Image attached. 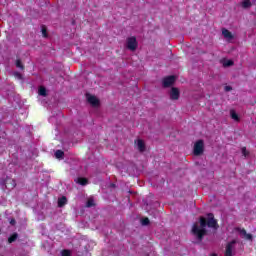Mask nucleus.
<instances>
[{
  "instance_id": "obj_1",
  "label": "nucleus",
  "mask_w": 256,
  "mask_h": 256,
  "mask_svg": "<svg viewBox=\"0 0 256 256\" xmlns=\"http://www.w3.org/2000/svg\"><path fill=\"white\" fill-rule=\"evenodd\" d=\"M207 217L208 218L201 216L199 218L200 225L196 222L192 226V234L198 241H203V238L207 235L206 227H209L210 229H219V224L215 219V215H213V213H208Z\"/></svg>"
},
{
  "instance_id": "obj_2",
  "label": "nucleus",
  "mask_w": 256,
  "mask_h": 256,
  "mask_svg": "<svg viewBox=\"0 0 256 256\" xmlns=\"http://www.w3.org/2000/svg\"><path fill=\"white\" fill-rule=\"evenodd\" d=\"M203 153H205V142L203 140H198L194 144L193 154L196 157H199L203 155Z\"/></svg>"
},
{
  "instance_id": "obj_3",
  "label": "nucleus",
  "mask_w": 256,
  "mask_h": 256,
  "mask_svg": "<svg viewBox=\"0 0 256 256\" xmlns=\"http://www.w3.org/2000/svg\"><path fill=\"white\" fill-rule=\"evenodd\" d=\"M139 44L137 43V38L135 36L128 37L126 40V47L129 51H137V47Z\"/></svg>"
},
{
  "instance_id": "obj_4",
  "label": "nucleus",
  "mask_w": 256,
  "mask_h": 256,
  "mask_svg": "<svg viewBox=\"0 0 256 256\" xmlns=\"http://www.w3.org/2000/svg\"><path fill=\"white\" fill-rule=\"evenodd\" d=\"M175 80L176 78L173 75L165 77L162 81L163 87L164 88L171 87L172 85H174Z\"/></svg>"
},
{
  "instance_id": "obj_5",
  "label": "nucleus",
  "mask_w": 256,
  "mask_h": 256,
  "mask_svg": "<svg viewBox=\"0 0 256 256\" xmlns=\"http://www.w3.org/2000/svg\"><path fill=\"white\" fill-rule=\"evenodd\" d=\"M3 184L6 185V189H15L17 187V182H15V179H11L9 176L6 177Z\"/></svg>"
},
{
  "instance_id": "obj_6",
  "label": "nucleus",
  "mask_w": 256,
  "mask_h": 256,
  "mask_svg": "<svg viewBox=\"0 0 256 256\" xmlns=\"http://www.w3.org/2000/svg\"><path fill=\"white\" fill-rule=\"evenodd\" d=\"M235 244H237V240H232L227 243L225 256H233V247Z\"/></svg>"
},
{
  "instance_id": "obj_7",
  "label": "nucleus",
  "mask_w": 256,
  "mask_h": 256,
  "mask_svg": "<svg viewBox=\"0 0 256 256\" xmlns=\"http://www.w3.org/2000/svg\"><path fill=\"white\" fill-rule=\"evenodd\" d=\"M181 96V92H179V88L172 87L170 91V99L172 101H177Z\"/></svg>"
},
{
  "instance_id": "obj_8",
  "label": "nucleus",
  "mask_w": 256,
  "mask_h": 256,
  "mask_svg": "<svg viewBox=\"0 0 256 256\" xmlns=\"http://www.w3.org/2000/svg\"><path fill=\"white\" fill-rule=\"evenodd\" d=\"M87 101H88V103H89L92 107H99V105H100L99 100H98L95 96H93V95H88V96H87Z\"/></svg>"
},
{
  "instance_id": "obj_9",
  "label": "nucleus",
  "mask_w": 256,
  "mask_h": 256,
  "mask_svg": "<svg viewBox=\"0 0 256 256\" xmlns=\"http://www.w3.org/2000/svg\"><path fill=\"white\" fill-rule=\"evenodd\" d=\"M222 35L225 39H234L235 36H233V33L229 31L227 28L222 29Z\"/></svg>"
},
{
  "instance_id": "obj_10",
  "label": "nucleus",
  "mask_w": 256,
  "mask_h": 256,
  "mask_svg": "<svg viewBox=\"0 0 256 256\" xmlns=\"http://www.w3.org/2000/svg\"><path fill=\"white\" fill-rule=\"evenodd\" d=\"M76 183H78V185H82V186L89 185V179L84 178V177H79V178H77Z\"/></svg>"
},
{
  "instance_id": "obj_11",
  "label": "nucleus",
  "mask_w": 256,
  "mask_h": 256,
  "mask_svg": "<svg viewBox=\"0 0 256 256\" xmlns=\"http://www.w3.org/2000/svg\"><path fill=\"white\" fill-rule=\"evenodd\" d=\"M38 95H40L41 97H47V88H45L44 86H40L38 89Z\"/></svg>"
},
{
  "instance_id": "obj_12",
  "label": "nucleus",
  "mask_w": 256,
  "mask_h": 256,
  "mask_svg": "<svg viewBox=\"0 0 256 256\" xmlns=\"http://www.w3.org/2000/svg\"><path fill=\"white\" fill-rule=\"evenodd\" d=\"M137 147L138 151H140V153H143L145 151V142H143V140H138Z\"/></svg>"
},
{
  "instance_id": "obj_13",
  "label": "nucleus",
  "mask_w": 256,
  "mask_h": 256,
  "mask_svg": "<svg viewBox=\"0 0 256 256\" xmlns=\"http://www.w3.org/2000/svg\"><path fill=\"white\" fill-rule=\"evenodd\" d=\"M67 205V197L62 196L58 199V207H65Z\"/></svg>"
},
{
  "instance_id": "obj_14",
  "label": "nucleus",
  "mask_w": 256,
  "mask_h": 256,
  "mask_svg": "<svg viewBox=\"0 0 256 256\" xmlns=\"http://www.w3.org/2000/svg\"><path fill=\"white\" fill-rule=\"evenodd\" d=\"M230 117L231 119H233L234 121L239 122L241 119L239 118V115L237 114V112H235V110H230Z\"/></svg>"
},
{
  "instance_id": "obj_15",
  "label": "nucleus",
  "mask_w": 256,
  "mask_h": 256,
  "mask_svg": "<svg viewBox=\"0 0 256 256\" xmlns=\"http://www.w3.org/2000/svg\"><path fill=\"white\" fill-rule=\"evenodd\" d=\"M19 237V234L13 233L9 238H8V243H15Z\"/></svg>"
},
{
  "instance_id": "obj_16",
  "label": "nucleus",
  "mask_w": 256,
  "mask_h": 256,
  "mask_svg": "<svg viewBox=\"0 0 256 256\" xmlns=\"http://www.w3.org/2000/svg\"><path fill=\"white\" fill-rule=\"evenodd\" d=\"M55 157L56 159H63V157H65V152H63V150H57L55 152Z\"/></svg>"
},
{
  "instance_id": "obj_17",
  "label": "nucleus",
  "mask_w": 256,
  "mask_h": 256,
  "mask_svg": "<svg viewBox=\"0 0 256 256\" xmlns=\"http://www.w3.org/2000/svg\"><path fill=\"white\" fill-rule=\"evenodd\" d=\"M242 7L243 9H249V7H251V0H244L242 2Z\"/></svg>"
},
{
  "instance_id": "obj_18",
  "label": "nucleus",
  "mask_w": 256,
  "mask_h": 256,
  "mask_svg": "<svg viewBox=\"0 0 256 256\" xmlns=\"http://www.w3.org/2000/svg\"><path fill=\"white\" fill-rule=\"evenodd\" d=\"M16 67L18 69H21L23 71V69H25V66L23 65V63L21 62V59H17L16 60Z\"/></svg>"
},
{
  "instance_id": "obj_19",
  "label": "nucleus",
  "mask_w": 256,
  "mask_h": 256,
  "mask_svg": "<svg viewBox=\"0 0 256 256\" xmlns=\"http://www.w3.org/2000/svg\"><path fill=\"white\" fill-rule=\"evenodd\" d=\"M86 207H95V201L92 198H89L86 202Z\"/></svg>"
},
{
  "instance_id": "obj_20",
  "label": "nucleus",
  "mask_w": 256,
  "mask_h": 256,
  "mask_svg": "<svg viewBox=\"0 0 256 256\" xmlns=\"http://www.w3.org/2000/svg\"><path fill=\"white\" fill-rule=\"evenodd\" d=\"M15 79H18L19 81H23V74L20 72H14Z\"/></svg>"
},
{
  "instance_id": "obj_21",
  "label": "nucleus",
  "mask_w": 256,
  "mask_h": 256,
  "mask_svg": "<svg viewBox=\"0 0 256 256\" xmlns=\"http://www.w3.org/2000/svg\"><path fill=\"white\" fill-rule=\"evenodd\" d=\"M242 155L244 157H249V151H247V147H242Z\"/></svg>"
},
{
  "instance_id": "obj_22",
  "label": "nucleus",
  "mask_w": 256,
  "mask_h": 256,
  "mask_svg": "<svg viewBox=\"0 0 256 256\" xmlns=\"http://www.w3.org/2000/svg\"><path fill=\"white\" fill-rule=\"evenodd\" d=\"M62 256H71V251L67 249L62 250Z\"/></svg>"
},
{
  "instance_id": "obj_23",
  "label": "nucleus",
  "mask_w": 256,
  "mask_h": 256,
  "mask_svg": "<svg viewBox=\"0 0 256 256\" xmlns=\"http://www.w3.org/2000/svg\"><path fill=\"white\" fill-rule=\"evenodd\" d=\"M42 35H43V37H45V38H47V27H45V26H42Z\"/></svg>"
},
{
  "instance_id": "obj_24",
  "label": "nucleus",
  "mask_w": 256,
  "mask_h": 256,
  "mask_svg": "<svg viewBox=\"0 0 256 256\" xmlns=\"http://www.w3.org/2000/svg\"><path fill=\"white\" fill-rule=\"evenodd\" d=\"M245 239H247L248 241H253V235L249 234V233H246L244 235Z\"/></svg>"
},
{
  "instance_id": "obj_25",
  "label": "nucleus",
  "mask_w": 256,
  "mask_h": 256,
  "mask_svg": "<svg viewBox=\"0 0 256 256\" xmlns=\"http://www.w3.org/2000/svg\"><path fill=\"white\" fill-rule=\"evenodd\" d=\"M141 223H142V225H149V223H150L149 218H143Z\"/></svg>"
},
{
  "instance_id": "obj_26",
  "label": "nucleus",
  "mask_w": 256,
  "mask_h": 256,
  "mask_svg": "<svg viewBox=\"0 0 256 256\" xmlns=\"http://www.w3.org/2000/svg\"><path fill=\"white\" fill-rule=\"evenodd\" d=\"M224 91H227V92L233 91V87H231V86H225V87H224Z\"/></svg>"
},
{
  "instance_id": "obj_27",
  "label": "nucleus",
  "mask_w": 256,
  "mask_h": 256,
  "mask_svg": "<svg viewBox=\"0 0 256 256\" xmlns=\"http://www.w3.org/2000/svg\"><path fill=\"white\" fill-rule=\"evenodd\" d=\"M240 235H247V230L245 228L240 229Z\"/></svg>"
},
{
  "instance_id": "obj_28",
  "label": "nucleus",
  "mask_w": 256,
  "mask_h": 256,
  "mask_svg": "<svg viewBox=\"0 0 256 256\" xmlns=\"http://www.w3.org/2000/svg\"><path fill=\"white\" fill-rule=\"evenodd\" d=\"M233 65V60H228L226 63V67H231Z\"/></svg>"
},
{
  "instance_id": "obj_29",
  "label": "nucleus",
  "mask_w": 256,
  "mask_h": 256,
  "mask_svg": "<svg viewBox=\"0 0 256 256\" xmlns=\"http://www.w3.org/2000/svg\"><path fill=\"white\" fill-rule=\"evenodd\" d=\"M10 224H11V225H15V219H12V220L10 221Z\"/></svg>"
},
{
  "instance_id": "obj_30",
  "label": "nucleus",
  "mask_w": 256,
  "mask_h": 256,
  "mask_svg": "<svg viewBox=\"0 0 256 256\" xmlns=\"http://www.w3.org/2000/svg\"><path fill=\"white\" fill-rule=\"evenodd\" d=\"M211 256H217V254H212Z\"/></svg>"
}]
</instances>
